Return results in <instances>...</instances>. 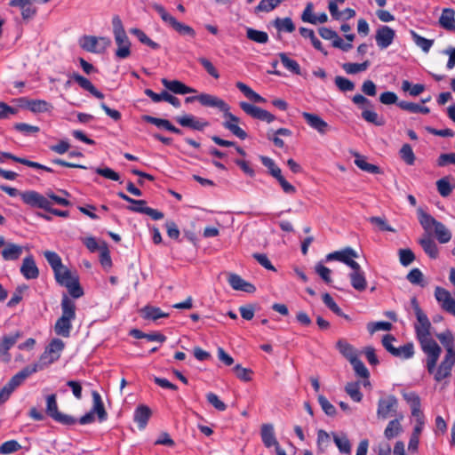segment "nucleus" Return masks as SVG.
<instances>
[{
	"mask_svg": "<svg viewBox=\"0 0 455 455\" xmlns=\"http://www.w3.org/2000/svg\"><path fill=\"white\" fill-rule=\"evenodd\" d=\"M409 314L411 312L417 318L415 331L417 338L421 345L423 352L427 355V369L428 372H433L435 366L441 355V347L431 337V323L427 315L420 308L416 297L411 299L410 304L406 307Z\"/></svg>",
	"mask_w": 455,
	"mask_h": 455,
	"instance_id": "obj_1",
	"label": "nucleus"
},
{
	"mask_svg": "<svg viewBox=\"0 0 455 455\" xmlns=\"http://www.w3.org/2000/svg\"><path fill=\"white\" fill-rule=\"evenodd\" d=\"M403 396L411 408V416L416 420V424L411 434L410 435L407 445L408 452L411 454H415L419 450V438L425 426V418L420 410V398L416 393L405 392L403 394Z\"/></svg>",
	"mask_w": 455,
	"mask_h": 455,
	"instance_id": "obj_2",
	"label": "nucleus"
},
{
	"mask_svg": "<svg viewBox=\"0 0 455 455\" xmlns=\"http://www.w3.org/2000/svg\"><path fill=\"white\" fill-rule=\"evenodd\" d=\"M60 307L61 316L55 323L54 331L59 336L68 338L72 330V322L76 316V303L67 294H63Z\"/></svg>",
	"mask_w": 455,
	"mask_h": 455,
	"instance_id": "obj_3",
	"label": "nucleus"
},
{
	"mask_svg": "<svg viewBox=\"0 0 455 455\" xmlns=\"http://www.w3.org/2000/svg\"><path fill=\"white\" fill-rule=\"evenodd\" d=\"M151 7L158 13L164 24L172 28L179 35L188 36L190 38L196 37V33L192 27L178 21L162 4L154 3Z\"/></svg>",
	"mask_w": 455,
	"mask_h": 455,
	"instance_id": "obj_4",
	"label": "nucleus"
},
{
	"mask_svg": "<svg viewBox=\"0 0 455 455\" xmlns=\"http://www.w3.org/2000/svg\"><path fill=\"white\" fill-rule=\"evenodd\" d=\"M112 24L115 41L118 46L116 51V57L118 59H126L131 55V42L119 16H114Z\"/></svg>",
	"mask_w": 455,
	"mask_h": 455,
	"instance_id": "obj_5",
	"label": "nucleus"
},
{
	"mask_svg": "<svg viewBox=\"0 0 455 455\" xmlns=\"http://www.w3.org/2000/svg\"><path fill=\"white\" fill-rule=\"evenodd\" d=\"M64 347L65 343L60 339H52L40 355L38 362L33 364L38 367V371L44 370L59 360Z\"/></svg>",
	"mask_w": 455,
	"mask_h": 455,
	"instance_id": "obj_6",
	"label": "nucleus"
},
{
	"mask_svg": "<svg viewBox=\"0 0 455 455\" xmlns=\"http://www.w3.org/2000/svg\"><path fill=\"white\" fill-rule=\"evenodd\" d=\"M45 412L55 422L63 426H73L77 421L75 417L62 413L59 411L55 394L47 395Z\"/></svg>",
	"mask_w": 455,
	"mask_h": 455,
	"instance_id": "obj_7",
	"label": "nucleus"
},
{
	"mask_svg": "<svg viewBox=\"0 0 455 455\" xmlns=\"http://www.w3.org/2000/svg\"><path fill=\"white\" fill-rule=\"evenodd\" d=\"M22 202L31 208L43 209L47 212L52 205V202L47 196H44L36 190H27L20 194Z\"/></svg>",
	"mask_w": 455,
	"mask_h": 455,
	"instance_id": "obj_8",
	"label": "nucleus"
},
{
	"mask_svg": "<svg viewBox=\"0 0 455 455\" xmlns=\"http://www.w3.org/2000/svg\"><path fill=\"white\" fill-rule=\"evenodd\" d=\"M221 112H223V116L225 118V121L222 123L223 127L240 140H245L248 135L245 131L238 126L240 118L230 112L229 105L227 104V110H222Z\"/></svg>",
	"mask_w": 455,
	"mask_h": 455,
	"instance_id": "obj_9",
	"label": "nucleus"
},
{
	"mask_svg": "<svg viewBox=\"0 0 455 455\" xmlns=\"http://www.w3.org/2000/svg\"><path fill=\"white\" fill-rule=\"evenodd\" d=\"M435 298L443 310L455 316V299L449 291L437 286L435 289Z\"/></svg>",
	"mask_w": 455,
	"mask_h": 455,
	"instance_id": "obj_10",
	"label": "nucleus"
},
{
	"mask_svg": "<svg viewBox=\"0 0 455 455\" xmlns=\"http://www.w3.org/2000/svg\"><path fill=\"white\" fill-rule=\"evenodd\" d=\"M239 106L243 111H244L252 118L267 122V124H270L275 120V116L273 114L267 110L260 108L259 107L254 106L245 101L240 102Z\"/></svg>",
	"mask_w": 455,
	"mask_h": 455,
	"instance_id": "obj_11",
	"label": "nucleus"
},
{
	"mask_svg": "<svg viewBox=\"0 0 455 455\" xmlns=\"http://www.w3.org/2000/svg\"><path fill=\"white\" fill-rule=\"evenodd\" d=\"M174 120L180 126L189 128L193 131L202 132L209 126V123L207 121L191 114L175 116Z\"/></svg>",
	"mask_w": 455,
	"mask_h": 455,
	"instance_id": "obj_12",
	"label": "nucleus"
},
{
	"mask_svg": "<svg viewBox=\"0 0 455 455\" xmlns=\"http://www.w3.org/2000/svg\"><path fill=\"white\" fill-rule=\"evenodd\" d=\"M21 337L20 331H16L9 335H4L0 339V361L9 363L12 359L9 350L16 344Z\"/></svg>",
	"mask_w": 455,
	"mask_h": 455,
	"instance_id": "obj_13",
	"label": "nucleus"
},
{
	"mask_svg": "<svg viewBox=\"0 0 455 455\" xmlns=\"http://www.w3.org/2000/svg\"><path fill=\"white\" fill-rule=\"evenodd\" d=\"M38 371V367L34 364L24 367L21 371L13 375L8 383L5 385L8 389L12 393L19 386H20L25 379L31 374Z\"/></svg>",
	"mask_w": 455,
	"mask_h": 455,
	"instance_id": "obj_14",
	"label": "nucleus"
},
{
	"mask_svg": "<svg viewBox=\"0 0 455 455\" xmlns=\"http://www.w3.org/2000/svg\"><path fill=\"white\" fill-rule=\"evenodd\" d=\"M396 404V398L393 395L379 399L377 411L378 417L383 419L392 417L395 412Z\"/></svg>",
	"mask_w": 455,
	"mask_h": 455,
	"instance_id": "obj_15",
	"label": "nucleus"
},
{
	"mask_svg": "<svg viewBox=\"0 0 455 455\" xmlns=\"http://www.w3.org/2000/svg\"><path fill=\"white\" fill-rule=\"evenodd\" d=\"M455 364V356L445 355L443 360L439 365L438 369L435 368L433 372H429L430 374H434V378L436 381H442L443 379L449 377L451 372V369Z\"/></svg>",
	"mask_w": 455,
	"mask_h": 455,
	"instance_id": "obj_16",
	"label": "nucleus"
},
{
	"mask_svg": "<svg viewBox=\"0 0 455 455\" xmlns=\"http://www.w3.org/2000/svg\"><path fill=\"white\" fill-rule=\"evenodd\" d=\"M302 117L307 124L320 134H325L330 131V125L322 117L316 114L303 112Z\"/></svg>",
	"mask_w": 455,
	"mask_h": 455,
	"instance_id": "obj_17",
	"label": "nucleus"
},
{
	"mask_svg": "<svg viewBox=\"0 0 455 455\" xmlns=\"http://www.w3.org/2000/svg\"><path fill=\"white\" fill-rule=\"evenodd\" d=\"M395 31L387 26L378 28L375 36L377 45L380 49L387 48L394 41Z\"/></svg>",
	"mask_w": 455,
	"mask_h": 455,
	"instance_id": "obj_18",
	"label": "nucleus"
},
{
	"mask_svg": "<svg viewBox=\"0 0 455 455\" xmlns=\"http://www.w3.org/2000/svg\"><path fill=\"white\" fill-rule=\"evenodd\" d=\"M32 0H11L10 6L19 7L21 11L23 20H31L36 14L37 9Z\"/></svg>",
	"mask_w": 455,
	"mask_h": 455,
	"instance_id": "obj_19",
	"label": "nucleus"
},
{
	"mask_svg": "<svg viewBox=\"0 0 455 455\" xmlns=\"http://www.w3.org/2000/svg\"><path fill=\"white\" fill-rule=\"evenodd\" d=\"M314 4L311 2H308L306 4V7L301 14V20L303 22L310 23V24H317V23H325L328 20V16L325 12H321L318 15H315L313 13Z\"/></svg>",
	"mask_w": 455,
	"mask_h": 455,
	"instance_id": "obj_20",
	"label": "nucleus"
},
{
	"mask_svg": "<svg viewBox=\"0 0 455 455\" xmlns=\"http://www.w3.org/2000/svg\"><path fill=\"white\" fill-rule=\"evenodd\" d=\"M161 83L166 89L176 94L183 95L196 92V89L186 85L179 80H168L167 78H163Z\"/></svg>",
	"mask_w": 455,
	"mask_h": 455,
	"instance_id": "obj_21",
	"label": "nucleus"
},
{
	"mask_svg": "<svg viewBox=\"0 0 455 455\" xmlns=\"http://www.w3.org/2000/svg\"><path fill=\"white\" fill-rule=\"evenodd\" d=\"M18 101H27L26 108L33 113L50 112L53 107L51 103L44 100H28L25 97L20 98Z\"/></svg>",
	"mask_w": 455,
	"mask_h": 455,
	"instance_id": "obj_22",
	"label": "nucleus"
},
{
	"mask_svg": "<svg viewBox=\"0 0 455 455\" xmlns=\"http://www.w3.org/2000/svg\"><path fill=\"white\" fill-rule=\"evenodd\" d=\"M20 273L28 279H36L39 276V269L36 267L33 256L26 257L20 267Z\"/></svg>",
	"mask_w": 455,
	"mask_h": 455,
	"instance_id": "obj_23",
	"label": "nucleus"
},
{
	"mask_svg": "<svg viewBox=\"0 0 455 455\" xmlns=\"http://www.w3.org/2000/svg\"><path fill=\"white\" fill-rule=\"evenodd\" d=\"M228 283L235 291H243L248 293H252L256 291L252 283L245 281L236 274H231L229 275Z\"/></svg>",
	"mask_w": 455,
	"mask_h": 455,
	"instance_id": "obj_24",
	"label": "nucleus"
},
{
	"mask_svg": "<svg viewBox=\"0 0 455 455\" xmlns=\"http://www.w3.org/2000/svg\"><path fill=\"white\" fill-rule=\"evenodd\" d=\"M71 79L77 83L79 86H81L84 90L89 92L97 99L102 100L104 98V94L100 92L89 79L81 76L78 73H74L71 76Z\"/></svg>",
	"mask_w": 455,
	"mask_h": 455,
	"instance_id": "obj_25",
	"label": "nucleus"
},
{
	"mask_svg": "<svg viewBox=\"0 0 455 455\" xmlns=\"http://www.w3.org/2000/svg\"><path fill=\"white\" fill-rule=\"evenodd\" d=\"M423 251L432 259H436L439 253L438 247L429 234H424L419 240Z\"/></svg>",
	"mask_w": 455,
	"mask_h": 455,
	"instance_id": "obj_26",
	"label": "nucleus"
},
{
	"mask_svg": "<svg viewBox=\"0 0 455 455\" xmlns=\"http://www.w3.org/2000/svg\"><path fill=\"white\" fill-rule=\"evenodd\" d=\"M198 101L205 107L217 108L220 111L227 110V104L223 100L218 98L217 96L208 94V93H201L198 95Z\"/></svg>",
	"mask_w": 455,
	"mask_h": 455,
	"instance_id": "obj_27",
	"label": "nucleus"
},
{
	"mask_svg": "<svg viewBox=\"0 0 455 455\" xmlns=\"http://www.w3.org/2000/svg\"><path fill=\"white\" fill-rule=\"evenodd\" d=\"M151 414L152 411L147 405L140 404L135 409L133 419L138 424L140 429L146 427Z\"/></svg>",
	"mask_w": 455,
	"mask_h": 455,
	"instance_id": "obj_28",
	"label": "nucleus"
},
{
	"mask_svg": "<svg viewBox=\"0 0 455 455\" xmlns=\"http://www.w3.org/2000/svg\"><path fill=\"white\" fill-rule=\"evenodd\" d=\"M93 406L91 410L93 415L97 414L100 422H103L108 419V413L104 408V404L100 395L97 391H92Z\"/></svg>",
	"mask_w": 455,
	"mask_h": 455,
	"instance_id": "obj_29",
	"label": "nucleus"
},
{
	"mask_svg": "<svg viewBox=\"0 0 455 455\" xmlns=\"http://www.w3.org/2000/svg\"><path fill=\"white\" fill-rule=\"evenodd\" d=\"M439 24L444 29L455 32V11L451 8H444L439 18Z\"/></svg>",
	"mask_w": 455,
	"mask_h": 455,
	"instance_id": "obj_30",
	"label": "nucleus"
},
{
	"mask_svg": "<svg viewBox=\"0 0 455 455\" xmlns=\"http://www.w3.org/2000/svg\"><path fill=\"white\" fill-rule=\"evenodd\" d=\"M4 246L5 247L1 251V255L4 260H17L23 252V247L19 244L5 243Z\"/></svg>",
	"mask_w": 455,
	"mask_h": 455,
	"instance_id": "obj_31",
	"label": "nucleus"
},
{
	"mask_svg": "<svg viewBox=\"0 0 455 455\" xmlns=\"http://www.w3.org/2000/svg\"><path fill=\"white\" fill-rule=\"evenodd\" d=\"M261 440L267 448L277 445L278 442L275 435L272 424H263L260 428Z\"/></svg>",
	"mask_w": 455,
	"mask_h": 455,
	"instance_id": "obj_32",
	"label": "nucleus"
},
{
	"mask_svg": "<svg viewBox=\"0 0 455 455\" xmlns=\"http://www.w3.org/2000/svg\"><path fill=\"white\" fill-rule=\"evenodd\" d=\"M418 220L421 227L424 228L427 234L430 235V232L434 229L436 224L439 222L434 217L427 212H424L423 209L419 208L417 210Z\"/></svg>",
	"mask_w": 455,
	"mask_h": 455,
	"instance_id": "obj_33",
	"label": "nucleus"
},
{
	"mask_svg": "<svg viewBox=\"0 0 455 455\" xmlns=\"http://www.w3.org/2000/svg\"><path fill=\"white\" fill-rule=\"evenodd\" d=\"M140 315L146 320L156 321L163 317H168L169 314L163 312L160 307L147 305L140 309Z\"/></svg>",
	"mask_w": 455,
	"mask_h": 455,
	"instance_id": "obj_34",
	"label": "nucleus"
},
{
	"mask_svg": "<svg viewBox=\"0 0 455 455\" xmlns=\"http://www.w3.org/2000/svg\"><path fill=\"white\" fill-rule=\"evenodd\" d=\"M356 257H357V253L355 252V251L350 247H347L342 251H336L331 253H329L326 256V259L328 261L339 260V261L346 264L349 258H356Z\"/></svg>",
	"mask_w": 455,
	"mask_h": 455,
	"instance_id": "obj_35",
	"label": "nucleus"
},
{
	"mask_svg": "<svg viewBox=\"0 0 455 455\" xmlns=\"http://www.w3.org/2000/svg\"><path fill=\"white\" fill-rule=\"evenodd\" d=\"M436 188L438 193L443 197L449 196L455 188V182L451 177H443L436 181Z\"/></svg>",
	"mask_w": 455,
	"mask_h": 455,
	"instance_id": "obj_36",
	"label": "nucleus"
},
{
	"mask_svg": "<svg viewBox=\"0 0 455 455\" xmlns=\"http://www.w3.org/2000/svg\"><path fill=\"white\" fill-rule=\"evenodd\" d=\"M299 30L301 36L310 39L311 44L315 49L321 52L325 56L328 54V52L325 51V49L323 47L322 42L315 36L313 29L301 27Z\"/></svg>",
	"mask_w": 455,
	"mask_h": 455,
	"instance_id": "obj_37",
	"label": "nucleus"
},
{
	"mask_svg": "<svg viewBox=\"0 0 455 455\" xmlns=\"http://www.w3.org/2000/svg\"><path fill=\"white\" fill-rule=\"evenodd\" d=\"M354 156V163L359 169L369 173H379V167L375 164L368 163L365 156L358 153H355Z\"/></svg>",
	"mask_w": 455,
	"mask_h": 455,
	"instance_id": "obj_38",
	"label": "nucleus"
},
{
	"mask_svg": "<svg viewBox=\"0 0 455 455\" xmlns=\"http://www.w3.org/2000/svg\"><path fill=\"white\" fill-rule=\"evenodd\" d=\"M54 277L56 282L64 287L70 283V282H73L75 279L78 278L77 275H72L70 270H68L65 266L54 273Z\"/></svg>",
	"mask_w": 455,
	"mask_h": 455,
	"instance_id": "obj_39",
	"label": "nucleus"
},
{
	"mask_svg": "<svg viewBox=\"0 0 455 455\" xmlns=\"http://www.w3.org/2000/svg\"><path fill=\"white\" fill-rule=\"evenodd\" d=\"M437 338L446 349V355L455 356L454 339L450 331L437 334Z\"/></svg>",
	"mask_w": 455,
	"mask_h": 455,
	"instance_id": "obj_40",
	"label": "nucleus"
},
{
	"mask_svg": "<svg viewBox=\"0 0 455 455\" xmlns=\"http://www.w3.org/2000/svg\"><path fill=\"white\" fill-rule=\"evenodd\" d=\"M333 442L338 447L340 453L350 454L351 443L349 439L345 434H333Z\"/></svg>",
	"mask_w": 455,
	"mask_h": 455,
	"instance_id": "obj_41",
	"label": "nucleus"
},
{
	"mask_svg": "<svg viewBox=\"0 0 455 455\" xmlns=\"http://www.w3.org/2000/svg\"><path fill=\"white\" fill-rule=\"evenodd\" d=\"M351 285L358 291H363L366 289L367 282L363 271L351 272L349 274Z\"/></svg>",
	"mask_w": 455,
	"mask_h": 455,
	"instance_id": "obj_42",
	"label": "nucleus"
},
{
	"mask_svg": "<svg viewBox=\"0 0 455 455\" xmlns=\"http://www.w3.org/2000/svg\"><path fill=\"white\" fill-rule=\"evenodd\" d=\"M235 86L247 97L249 100H252L256 103H264L266 102V99L255 92L252 89H251L247 84L237 82Z\"/></svg>",
	"mask_w": 455,
	"mask_h": 455,
	"instance_id": "obj_43",
	"label": "nucleus"
},
{
	"mask_svg": "<svg viewBox=\"0 0 455 455\" xmlns=\"http://www.w3.org/2000/svg\"><path fill=\"white\" fill-rule=\"evenodd\" d=\"M336 347L339 353L346 357L349 362L353 360V358H356V352L352 345L347 342L344 339L338 340Z\"/></svg>",
	"mask_w": 455,
	"mask_h": 455,
	"instance_id": "obj_44",
	"label": "nucleus"
},
{
	"mask_svg": "<svg viewBox=\"0 0 455 455\" xmlns=\"http://www.w3.org/2000/svg\"><path fill=\"white\" fill-rule=\"evenodd\" d=\"M292 134L291 131L287 128H279L276 131L273 132V135L270 134V132H267V139L271 140L274 145L279 148L284 147V141L279 138V136H291Z\"/></svg>",
	"mask_w": 455,
	"mask_h": 455,
	"instance_id": "obj_45",
	"label": "nucleus"
},
{
	"mask_svg": "<svg viewBox=\"0 0 455 455\" xmlns=\"http://www.w3.org/2000/svg\"><path fill=\"white\" fill-rule=\"evenodd\" d=\"M99 44L98 37L93 36H84L80 39V46L89 52L99 53Z\"/></svg>",
	"mask_w": 455,
	"mask_h": 455,
	"instance_id": "obj_46",
	"label": "nucleus"
},
{
	"mask_svg": "<svg viewBox=\"0 0 455 455\" xmlns=\"http://www.w3.org/2000/svg\"><path fill=\"white\" fill-rule=\"evenodd\" d=\"M350 363L353 365V368H354L356 375H358L359 377L365 379H369L370 372H369L368 369L366 368V366L364 365V363L358 357L353 358V360L350 361ZM363 385L364 386L370 385L369 380H365L363 382Z\"/></svg>",
	"mask_w": 455,
	"mask_h": 455,
	"instance_id": "obj_47",
	"label": "nucleus"
},
{
	"mask_svg": "<svg viewBox=\"0 0 455 455\" xmlns=\"http://www.w3.org/2000/svg\"><path fill=\"white\" fill-rule=\"evenodd\" d=\"M401 89L404 93L416 97L425 91V85L421 84H411L408 80H403Z\"/></svg>",
	"mask_w": 455,
	"mask_h": 455,
	"instance_id": "obj_48",
	"label": "nucleus"
},
{
	"mask_svg": "<svg viewBox=\"0 0 455 455\" xmlns=\"http://www.w3.org/2000/svg\"><path fill=\"white\" fill-rule=\"evenodd\" d=\"M410 34L413 42L419 46L424 52H428L431 47L434 44V40L427 39L419 35H418L415 31L410 30Z\"/></svg>",
	"mask_w": 455,
	"mask_h": 455,
	"instance_id": "obj_49",
	"label": "nucleus"
},
{
	"mask_svg": "<svg viewBox=\"0 0 455 455\" xmlns=\"http://www.w3.org/2000/svg\"><path fill=\"white\" fill-rule=\"evenodd\" d=\"M246 36L248 39L259 44H267L269 39L267 32L257 30L252 28H247Z\"/></svg>",
	"mask_w": 455,
	"mask_h": 455,
	"instance_id": "obj_50",
	"label": "nucleus"
},
{
	"mask_svg": "<svg viewBox=\"0 0 455 455\" xmlns=\"http://www.w3.org/2000/svg\"><path fill=\"white\" fill-rule=\"evenodd\" d=\"M370 66V61L365 60L363 63L347 62L342 65V68L347 74L355 75L365 71Z\"/></svg>",
	"mask_w": 455,
	"mask_h": 455,
	"instance_id": "obj_51",
	"label": "nucleus"
},
{
	"mask_svg": "<svg viewBox=\"0 0 455 455\" xmlns=\"http://www.w3.org/2000/svg\"><path fill=\"white\" fill-rule=\"evenodd\" d=\"M278 56L286 69L295 75H300V67L296 60L290 59L285 52H280Z\"/></svg>",
	"mask_w": 455,
	"mask_h": 455,
	"instance_id": "obj_52",
	"label": "nucleus"
},
{
	"mask_svg": "<svg viewBox=\"0 0 455 455\" xmlns=\"http://www.w3.org/2000/svg\"><path fill=\"white\" fill-rule=\"evenodd\" d=\"M44 255L52 268L53 273L57 272L59 269H61V267L64 266L62 264L61 258L55 251H46L44 252Z\"/></svg>",
	"mask_w": 455,
	"mask_h": 455,
	"instance_id": "obj_53",
	"label": "nucleus"
},
{
	"mask_svg": "<svg viewBox=\"0 0 455 455\" xmlns=\"http://www.w3.org/2000/svg\"><path fill=\"white\" fill-rule=\"evenodd\" d=\"M274 26L278 31L291 33L295 30V25L292 22V20L289 17L283 19L276 18L274 20Z\"/></svg>",
	"mask_w": 455,
	"mask_h": 455,
	"instance_id": "obj_54",
	"label": "nucleus"
},
{
	"mask_svg": "<svg viewBox=\"0 0 455 455\" xmlns=\"http://www.w3.org/2000/svg\"><path fill=\"white\" fill-rule=\"evenodd\" d=\"M434 230L437 240L441 243H446L451 239V233L443 223L438 222Z\"/></svg>",
	"mask_w": 455,
	"mask_h": 455,
	"instance_id": "obj_55",
	"label": "nucleus"
},
{
	"mask_svg": "<svg viewBox=\"0 0 455 455\" xmlns=\"http://www.w3.org/2000/svg\"><path fill=\"white\" fill-rule=\"evenodd\" d=\"M132 210L133 212L147 214L154 220H159L164 217L162 212L147 206V204L140 205V208H132Z\"/></svg>",
	"mask_w": 455,
	"mask_h": 455,
	"instance_id": "obj_56",
	"label": "nucleus"
},
{
	"mask_svg": "<svg viewBox=\"0 0 455 455\" xmlns=\"http://www.w3.org/2000/svg\"><path fill=\"white\" fill-rule=\"evenodd\" d=\"M345 390L355 402H361L363 394L360 391L359 382H349L346 385Z\"/></svg>",
	"mask_w": 455,
	"mask_h": 455,
	"instance_id": "obj_57",
	"label": "nucleus"
},
{
	"mask_svg": "<svg viewBox=\"0 0 455 455\" xmlns=\"http://www.w3.org/2000/svg\"><path fill=\"white\" fill-rule=\"evenodd\" d=\"M406 279L414 285H419L424 287L426 284L424 283V275L419 268H412L408 275H406Z\"/></svg>",
	"mask_w": 455,
	"mask_h": 455,
	"instance_id": "obj_58",
	"label": "nucleus"
},
{
	"mask_svg": "<svg viewBox=\"0 0 455 455\" xmlns=\"http://www.w3.org/2000/svg\"><path fill=\"white\" fill-rule=\"evenodd\" d=\"M21 449V445L16 440H9L0 445V454L8 455Z\"/></svg>",
	"mask_w": 455,
	"mask_h": 455,
	"instance_id": "obj_59",
	"label": "nucleus"
},
{
	"mask_svg": "<svg viewBox=\"0 0 455 455\" xmlns=\"http://www.w3.org/2000/svg\"><path fill=\"white\" fill-rule=\"evenodd\" d=\"M93 170L97 174H99L108 180H111L114 181L120 180L119 173H117L116 172H115L114 170H112L109 167H104V168L97 167V168H94Z\"/></svg>",
	"mask_w": 455,
	"mask_h": 455,
	"instance_id": "obj_60",
	"label": "nucleus"
},
{
	"mask_svg": "<svg viewBox=\"0 0 455 455\" xmlns=\"http://www.w3.org/2000/svg\"><path fill=\"white\" fill-rule=\"evenodd\" d=\"M318 403L326 415L331 417L336 415V408L328 401V399L324 395H318Z\"/></svg>",
	"mask_w": 455,
	"mask_h": 455,
	"instance_id": "obj_61",
	"label": "nucleus"
},
{
	"mask_svg": "<svg viewBox=\"0 0 455 455\" xmlns=\"http://www.w3.org/2000/svg\"><path fill=\"white\" fill-rule=\"evenodd\" d=\"M334 82L341 92H351L355 89V84L346 77L337 76Z\"/></svg>",
	"mask_w": 455,
	"mask_h": 455,
	"instance_id": "obj_62",
	"label": "nucleus"
},
{
	"mask_svg": "<svg viewBox=\"0 0 455 455\" xmlns=\"http://www.w3.org/2000/svg\"><path fill=\"white\" fill-rule=\"evenodd\" d=\"M400 154L403 161L409 164L412 165L415 162V155L412 151L411 147L409 144H403L400 148Z\"/></svg>",
	"mask_w": 455,
	"mask_h": 455,
	"instance_id": "obj_63",
	"label": "nucleus"
},
{
	"mask_svg": "<svg viewBox=\"0 0 455 455\" xmlns=\"http://www.w3.org/2000/svg\"><path fill=\"white\" fill-rule=\"evenodd\" d=\"M206 400L211 405H212L216 410L220 411H224L227 409L226 403L222 402L219 398V396L212 392H209L206 394Z\"/></svg>",
	"mask_w": 455,
	"mask_h": 455,
	"instance_id": "obj_64",
	"label": "nucleus"
}]
</instances>
